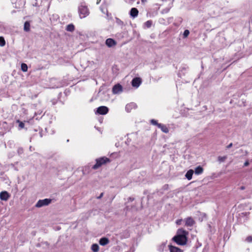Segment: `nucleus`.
I'll list each match as a JSON object with an SVG mask.
<instances>
[{"mask_svg": "<svg viewBox=\"0 0 252 252\" xmlns=\"http://www.w3.org/2000/svg\"><path fill=\"white\" fill-rule=\"evenodd\" d=\"M5 44V41L4 38L2 36H0V46L2 47Z\"/></svg>", "mask_w": 252, "mask_h": 252, "instance_id": "obj_23", "label": "nucleus"}, {"mask_svg": "<svg viewBox=\"0 0 252 252\" xmlns=\"http://www.w3.org/2000/svg\"><path fill=\"white\" fill-rule=\"evenodd\" d=\"M52 202V199L49 198H46L44 199L39 200L35 205L37 208H40L41 207L48 205Z\"/></svg>", "mask_w": 252, "mask_h": 252, "instance_id": "obj_4", "label": "nucleus"}, {"mask_svg": "<svg viewBox=\"0 0 252 252\" xmlns=\"http://www.w3.org/2000/svg\"><path fill=\"white\" fill-rule=\"evenodd\" d=\"M249 165V162L248 161V160L246 161L244 164V166H247Z\"/></svg>", "mask_w": 252, "mask_h": 252, "instance_id": "obj_32", "label": "nucleus"}, {"mask_svg": "<svg viewBox=\"0 0 252 252\" xmlns=\"http://www.w3.org/2000/svg\"><path fill=\"white\" fill-rule=\"evenodd\" d=\"M74 26L72 24L68 25L66 27V30L68 32H72L74 31Z\"/></svg>", "mask_w": 252, "mask_h": 252, "instance_id": "obj_20", "label": "nucleus"}, {"mask_svg": "<svg viewBox=\"0 0 252 252\" xmlns=\"http://www.w3.org/2000/svg\"><path fill=\"white\" fill-rule=\"evenodd\" d=\"M203 170L204 169L202 167L198 166L195 168L194 172L196 175H200L203 173Z\"/></svg>", "mask_w": 252, "mask_h": 252, "instance_id": "obj_17", "label": "nucleus"}, {"mask_svg": "<svg viewBox=\"0 0 252 252\" xmlns=\"http://www.w3.org/2000/svg\"><path fill=\"white\" fill-rule=\"evenodd\" d=\"M193 173L194 171L192 169H189L186 173L185 177L188 180H190L192 179V176Z\"/></svg>", "mask_w": 252, "mask_h": 252, "instance_id": "obj_15", "label": "nucleus"}, {"mask_svg": "<svg viewBox=\"0 0 252 252\" xmlns=\"http://www.w3.org/2000/svg\"><path fill=\"white\" fill-rule=\"evenodd\" d=\"M116 22H117V23L119 25H124V23L123 21H122L120 19H118V18H117L116 19Z\"/></svg>", "mask_w": 252, "mask_h": 252, "instance_id": "obj_28", "label": "nucleus"}, {"mask_svg": "<svg viewBox=\"0 0 252 252\" xmlns=\"http://www.w3.org/2000/svg\"><path fill=\"white\" fill-rule=\"evenodd\" d=\"M78 11L80 18H84L89 15L90 12L88 7L81 4L79 6Z\"/></svg>", "mask_w": 252, "mask_h": 252, "instance_id": "obj_3", "label": "nucleus"}, {"mask_svg": "<svg viewBox=\"0 0 252 252\" xmlns=\"http://www.w3.org/2000/svg\"><path fill=\"white\" fill-rule=\"evenodd\" d=\"M134 200V198L129 197L128 198V201H132Z\"/></svg>", "mask_w": 252, "mask_h": 252, "instance_id": "obj_34", "label": "nucleus"}, {"mask_svg": "<svg viewBox=\"0 0 252 252\" xmlns=\"http://www.w3.org/2000/svg\"><path fill=\"white\" fill-rule=\"evenodd\" d=\"M136 107V104L133 102L127 104L126 106V110L127 112H130L133 109H135Z\"/></svg>", "mask_w": 252, "mask_h": 252, "instance_id": "obj_10", "label": "nucleus"}, {"mask_svg": "<svg viewBox=\"0 0 252 252\" xmlns=\"http://www.w3.org/2000/svg\"><path fill=\"white\" fill-rule=\"evenodd\" d=\"M233 144L232 143H230L227 146L226 148L227 149H229L232 147Z\"/></svg>", "mask_w": 252, "mask_h": 252, "instance_id": "obj_33", "label": "nucleus"}, {"mask_svg": "<svg viewBox=\"0 0 252 252\" xmlns=\"http://www.w3.org/2000/svg\"><path fill=\"white\" fill-rule=\"evenodd\" d=\"M189 34V31L188 30H186L184 31L183 33V37L184 38H186L188 36Z\"/></svg>", "mask_w": 252, "mask_h": 252, "instance_id": "obj_25", "label": "nucleus"}, {"mask_svg": "<svg viewBox=\"0 0 252 252\" xmlns=\"http://www.w3.org/2000/svg\"><path fill=\"white\" fill-rule=\"evenodd\" d=\"M151 123L153 125H156L158 126V125L160 124L159 123H158V122L154 119H152L151 120Z\"/></svg>", "mask_w": 252, "mask_h": 252, "instance_id": "obj_26", "label": "nucleus"}, {"mask_svg": "<svg viewBox=\"0 0 252 252\" xmlns=\"http://www.w3.org/2000/svg\"><path fill=\"white\" fill-rule=\"evenodd\" d=\"M103 192H102V193H101V194L99 195V196H97L96 198H97V199H99L103 197Z\"/></svg>", "mask_w": 252, "mask_h": 252, "instance_id": "obj_31", "label": "nucleus"}, {"mask_svg": "<svg viewBox=\"0 0 252 252\" xmlns=\"http://www.w3.org/2000/svg\"><path fill=\"white\" fill-rule=\"evenodd\" d=\"M141 1H142V2H144V1H146V0H141Z\"/></svg>", "mask_w": 252, "mask_h": 252, "instance_id": "obj_38", "label": "nucleus"}, {"mask_svg": "<svg viewBox=\"0 0 252 252\" xmlns=\"http://www.w3.org/2000/svg\"><path fill=\"white\" fill-rule=\"evenodd\" d=\"M189 232L183 228L178 229L176 235L172 238V240L177 244L185 245L188 241Z\"/></svg>", "mask_w": 252, "mask_h": 252, "instance_id": "obj_1", "label": "nucleus"}, {"mask_svg": "<svg viewBox=\"0 0 252 252\" xmlns=\"http://www.w3.org/2000/svg\"><path fill=\"white\" fill-rule=\"evenodd\" d=\"M138 14V10L136 8H132L130 11V15L133 17L135 18Z\"/></svg>", "mask_w": 252, "mask_h": 252, "instance_id": "obj_14", "label": "nucleus"}, {"mask_svg": "<svg viewBox=\"0 0 252 252\" xmlns=\"http://www.w3.org/2000/svg\"><path fill=\"white\" fill-rule=\"evenodd\" d=\"M99 246L97 244H94L91 246V250L94 252H97L99 251Z\"/></svg>", "mask_w": 252, "mask_h": 252, "instance_id": "obj_19", "label": "nucleus"}, {"mask_svg": "<svg viewBox=\"0 0 252 252\" xmlns=\"http://www.w3.org/2000/svg\"><path fill=\"white\" fill-rule=\"evenodd\" d=\"M141 83V80L139 78H134L132 79L131 84L133 87H138Z\"/></svg>", "mask_w": 252, "mask_h": 252, "instance_id": "obj_9", "label": "nucleus"}, {"mask_svg": "<svg viewBox=\"0 0 252 252\" xmlns=\"http://www.w3.org/2000/svg\"><path fill=\"white\" fill-rule=\"evenodd\" d=\"M24 30L25 32H29L30 30V24L29 21L25 22L24 26Z\"/></svg>", "mask_w": 252, "mask_h": 252, "instance_id": "obj_18", "label": "nucleus"}, {"mask_svg": "<svg viewBox=\"0 0 252 252\" xmlns=\"http://www.w3.org/2000/svg\"><path fill=\"white\" fill-rule=\"evenodd\" d=\"M100 1H101V0H97L96 4H98L100 3Z\"/></svg>", "mask_w": 252, "mask_h": 252, "instance_id": "obj_35", "label": "nucleus"}, {"mask_svg": "<svg viewBox=\"0 0 252 252\" xmlns=\"http://www.w3.org/2000/svg\"><path fill=\"white\" fill-rule=\"evenodd\" d=\"M168 247L170 252H183L181 249L178 247L172 245H169Z\"/></svg>", "mask_w": 252, "mask_h": 252, "instance_id": "obj_13", "label": "nucleus"}, {"mask_svg": "<svg viewBox=\"0 0 252 252\" xmlns=\"http://www.w3.org/2000/svg\"><path fill=\"white\" fill-rule=\"evenodd\" d=\"M182 220H176V224L178 225H180L181 223Z\"/></svg>", "mask_w": 252, "mask_h": 252, "instance_id": "obj_30", "label": "nucleus"}, {"mask_svg": "<svg viewBox=\"0 0 252 252\" xmlns=\"http://www.w3.org/2000/svg\"><path fill=\"white\" fill-rule=\"evenodd\" d=\"M10 197V195L6 191H3L0 193V199L2 200L6 201Z\"/></svg>", "mask_w": 252, "mask_h": 252, "instance_id": "obj_7", "label": "nucleus"}, {"mask_svg": "<svg viewBox=\"0 0 252 252\" xmlns=\"http://www.w3.org/2000/svg\"><path fill=\"white\" fill-rule=\"evenodd\" d=\"M152 24V22L151 21H147V22H146L145 23V25L147 28H150L151 27Z\"/></svg>", "mask_w": 252, "mask_h": 252, "instance_id": "obj_27", "label": "nucleus"}, {"mask_svg": "<svg viewBox=\"0 0 252 252\" xmlns=\"http://www.w3.org/2000/svg\"><path fill=\"white\" fill-rule=\"evenodd\" d=\"M106 45L108 47H112L117 44V42L112 38H108L105 41Z\"/></svg>", "mask_w": 252, "mask_h": 252, "instance_id": "obj_8", "label": "nucleus"}, {"mask_svg": "<svg viewBox=\"0 0 252 252\" xmlns=\"http://www.w3.org/2000/svg\"><path fill=\"white\" fill-rule=\"evenodd\" d=\"M123 87L119 84H116L114 85L112 88V92L114 94H118L122 92Z\"/></svg>", "mask_w": 252, "mask_h": 252, "instance_id": "obj_6", "label": "nucleus"}, {"mask_svg": "<svg viewBox=\"0 0 252 252\" xmlns=\"http://www.w3.org/2000/svg\"><path fill=\"white\" fill-rule=\"evenodd\" d=\"M240 189L241 190H243L245 189V188L244 186H242V187H241Z\"/></svg>", "mask_w": 252, "mask_h": 252, "instance_id": "obj_36", "label": "nucleus"}, {"mask_svg": "<svg viewBox=\"0 0 252 252\" xmlns=\"http://www.w3.org/2000/svg\"><path fill=\"white\" fill-rule=\"evenodd\" d=\"M95 161L96 163L92 167V168L94 170L98 169L106 163L110 162V159L106 157H102L96 159Z\"/></svg>", "mask_w": 252, "mask_h": 252, "instance_id": "obj_2", "label": "nucleus"}, {"mask_svg": "<svg viewBox=\"0 0 252 252\" xmlns=\"http://www.w3.org/2000/svg\"><path fill=\"white\" fill-rule=\"evenodd\" d=\"M226 158H227V156H223V157L219 156L218 158V160L220 163H222V162H224L225 160L226 159Z\"/></svg>", "mask_w": 252, "mask_h": 252, "instance_id": "obj_21", "label": "nucleus"}, {"mask_svg": "<svg viewBox=\"0 0 252 252\" xmlns=\"http://www.w3.org/2000/svg\"><path fill=\"white\" fill-rule=\"evenodd\" d=\"M99 243L100 245L104 246L109 243V240L107 238L103 237L100 239Z\"/></svg>", "mask_w": 252, "mask_h": 252, "instance_id": "obj_12", "label": "nucleus"}, {"mask_svg": "<svg viewBox=\"0 0 252 252\" xmlns=\"http://www.w3.org/2000/svg\"><path fill=\"white\" fill-rule=\"evenodd\" d=\"M108 111L109 109L107 107L101 106L97 108L95 113H97L100 115H105L108 112Z\"/></svg>", "mask_w": 252, "mask_h": 252, "instance_id": "obj_5", "label": "nucleus"}, {"mask_svg": "<svg viewBox=\"0 0 252 252\" xmlns=\"http://www.w3.org/2000/svg\"><path fill=\"white\" fill-rule=\"evenodd\" d=\"M21 69L24 72H26L28 70V66L26 63H23L21 64Z\"/></svg>", "mask_w": 252, "mask_h": 252, "instance_id": "obj_22", "label": "nucleus"}, {"mask_svg": "<svg viewBox=\"0 0 252 252\" xmlns=\"http://www.w3.org/2000/svg\"><path fill=\"white\" fill-rule=\"evenodd\" d=\"M128 209H129L128 206H126L125 210L127 211H128Z\"/></svg>", "mask_w": 252, "mask_h": 252, "instance_id": "obj_37", "label": "nucleus"}, {"mask_svg": "<svg viewBox=\"0 0 252 252\" xmlns=\"http://www.w3.org/2000/svg\"><path fill=\"white\" fill-rule=\"evenodd\" d=\"M158 128H160L161 131L164 133H167L169 132V129L168 127L162 124L158 125Z\"/></svg>", "mask_w": 252, "mask_h": 252, "instance_id": "obj_16", "label": "nucleus"}, {"mask_svg": "<svg viewBox=\"0 0 252 252\" xmlns=\"http://www.w3.org/2000/svg\"><path fill=\"white\" fill-rule=\"evenodd\" d=\"M186 225L188 226H192L195 223L194 221L191 217H188L186 219Z\"/></svg>", "mask_w": 252, "mask_h": 252, "instance_id": "obj_11", "label": "nucleus"}, {"mask_svg": "<svg viewBox=\"0 0 252 252\" xmlns=\"http://www.w3.org/2000/svg\"><path fill=\"white\" fill-rule=\"evenodd\" d=\"M247 241L248 242H252V236H249L247 238Z\"/></svg>", "mask_w": 252, "mask_h": 252, "instance_id": "obj_29", "label": "nucleus"}, {"mask_svg": "<svg viewBox=\"0 0 252 252\" xmlns=\"http://www.w3.org/2000/svg\"><path fill=\"white\" fill-rule=\"evenodd\" d=\"M17 122L19 123V129H22L24 127V126H25V124L24 123H23L22 122L19 121V120H17Z\"/></svg>", "mask_w": 252, "mask_h": 252, "instance_id": "obj_24", "label": "nucleus"}]
</instances>
